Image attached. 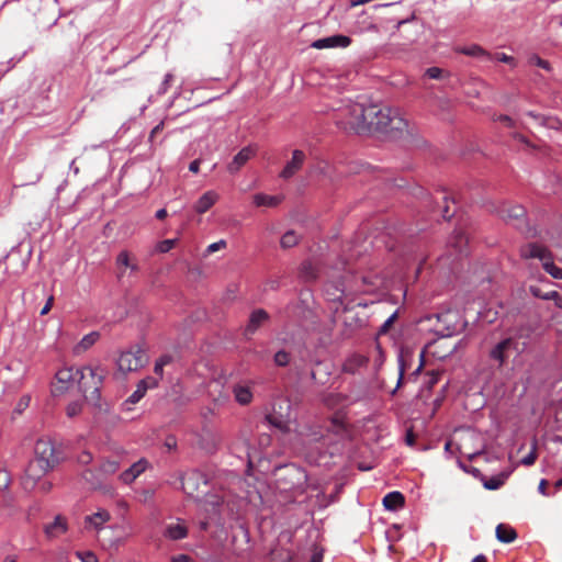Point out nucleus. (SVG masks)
<instances>
[{"mask_svg": "<svg viewBox=\"0 0 562 562\" xmlns=\"http://www.w3.org/2000/svg\"><path fill=\"white\" fill-rule=\"evenodd\" d=\"M335 124L346 131L356 134L371 132L387 133L389 131H402L406 122L397 111L381 104L364 105L361 102L341 100L338 106L333 108Z\"/></svg>", "mask_w": 562, "mask_h": 562, "instance_id": "1", "label": "nucleus"}, {"mask_svg": "<svg viewBox=\"0 0 562 562\" xmlns=\"http://www.w3.org/2000/svg\"><path fill=\"white\" fill-rule=\"evenodd\" d=\"M529 329H518L515 334L502 339L491 348L488 352L490 360L495 362L497 368H503L512 353L520 356L525 352L529 345Z\"/></svg>", "mask_w": 562, "mask_h": 562, "instance_id": "2", "label": "nucleus"}, {"mask_svg": "<svg viewBox=\"0 0 562 562\" xmlns=\"http://www.w3.org/2000/svg\"><path fill=\"white\" fill-rule=\"evenodd\" d=\"M79 373L78 387L85 398L93 404H98L101 398V389L106 376V370L101 366H85L77 369Z\"/></svg>", "mask_w": 562, "mask_h": 562, "instance_id": "3", "label": "nucleus"}, {"mask_svg": "<svg viewBox=\"0 0 562 562\" xmlns=\"http://www.w3.org/2000/svg\"><path fill=\"white\" fill-rule=\"evenodd\" d=\"M496 213L506 224L512 225L526 235V237L537 236L536 229L530 227L527 223L526 210L522 205H509L508 203H503L497 207Z\"/></svg>", "mask_w": 562, "mask_h": 562, "instance_id": "4", "label": "nucleus"}, {"mask_svg": "<svg viewBox=\"0 0 562 562\" xmlns=\"http://www.w3.org/2000/svg\"><path fill=\"white\" fill-rule=\"evenodd\" d=\"M520 256L524 259H539L543 269L554 279H562V269L553 262V257L549 249L537 243H528L520 248Z\"/></svg>", "mask_w": 562, "mask_h": 562, "instance_id": "5", "label": "nucleus"}, {"mask_svg": "<svg viewBox=\"0 0 562 562\" xmlns=\"http://www.w3.org/2000/svg\"><path fill=\"white\" fill-rule=\"evenodd\" d=\"M183 492L195 499H200L206 493L209 479L199 470H189L181 476Z\"/></svg>", "mask_w": 562, "mask_h": 562, "instance_id": "6", "label": "nucleus"}, {"mask_svg": "<svg viewBox=\"0 0 562 562\" xmlns=\"http://www.w3.org/2000/svg\"><path fill=\"white\" fill-rule=\"evenodd\" d=\"M147 361L145 351L137 347L135 350L122 351L116 364L121 372L127 373L136 371L145 366Z\"/></svg>", "mask_w": 562, "mask_h": 562, "instance_id": "7", "label": "nucleus"}, {"mask_svg": "<svg viewBox=\"0 0 562 562\" xmlns=\"http://www.w3.org/2000/svg\"><path fill=\"white\" fill-rule=\"evenodd\" d=\"M49 461H43L37 459H32L26 469L23 477V486L24 488H33L37 481L43 477L48 471L53 470Z\"/></svg>", "mask_w": 562, "mask_h": 562, "instance_id": "8", "label": "nucleus"}, {"mask_svg": "<svg viewBox=\"0 0 562 562\" xmlns=\"http://www.w3.org/2000/svg\"><path fill=\"white\" fill-rule=\"evenodd\" d=\"M120 469V462L115 459L113 460H103L99 467V474L94 475L91 470H85L82 472V477L90 482L93 487H97L101 484L100 475H111L117 472Z\"/></svg>", "mask_w": 562, "mask_h": 562, "instance_id": "9", "label": "nucleus"}, {"mask_svg": "<svg viewBox=\"0 0 562 562\" xmlns=\"http://www.w3.org/2000/svg\"><path fill=\"white\" fill-rule=\"evenodd\" d=\"M35 459L43 461H49L50 467L55 468L59 459L56 454L55 446L50 439L41 438L36 441L34 447Z\"/></svg>", "mask_w": 562, "mask_h": 562, "instance_id": "10", "label": "nucleus"}, {"mask_svg": "<svg viewBox=\"0 0 562 562\" xmlns=\"http://www.w3.org/2000/svg\"><path fill=\"white\" fill-rule=\"evenodd\" d=\"M257 154L256 145H248L241 148L233 158V160L228 164L227 170L231 173H236L240 170V168L247 164L249 159H251Z\"/></svg>", "mask_w": 562, "mask_h": 562, "instance_id": "11", "label": "nucleus"}, {"mask_svg": "<svg viewBox=\"0 0 562 562\" xmlns=\"http://www.w3.org/2000/svg\"><path fill=\"white\" fill-rule=\"evenodd\" d=\"M282 404L285 405V413L277 412L276 405L273 406V412L268 414L266 416L267 422L273 426L274 428L281 430V431H288L289 430V424H290V404L284 401Z\"/></svg>", "mask_w": 562, "mask_h": 562, "instance_id": "12", "label": "nucleus"}, {"mask_svg": "<svg viewBox=\"0 0 562 562\" xmlns=\"http://www.w3.org/2000/svg\"><path fill=\"white\" fill-rule=\"evenodd\" d=\"M270 318L269 314L262 310L257 308L251 312L249 321L245 327L244 335L247 339L250 337Z\"/></svg>", "mask_w": 562, "mask_h": 562, "instance_id": "13", "label": "nucleus"}, {"mask_svg": "<svg viewBox=\"0 0 562 562\" xmlns=\"http://www.w3.org/2000/svg\"><path fill=\"white\" fill-rule=\"evenodd\" d=\"M305 154L300 149L292 153V158L289 160L280 172V178L284 180L291 179L303 166L305 161Z\"/></svg>", "mask_w": 562, "mask_h": 562, "instance_id": "14", "label": "nucleus"}, {"mask_svg": "<svg viewBox=\"0 0 562 562\" xmlns=\"http://www.w3.org/2000/svg\"><path fill=\"white\" fill-rule=\"evenodd\" d=\"M110 519L111 514L106 509H99L97 513L85 517V529L99 532Z\"/></svg>", "mask_w": 562, "mask_h": 562, "instance_id": "15", "label": "nucleus"}, {"mask_svg": "<svg viewBox=\"0 0 562 562\" xmlns=\"http://www.w3.org/2000/svg\"><path fill=\"white\" fill-rule=\"evenodd\" d=\"M351 38L346 35L337 34L328 37L316 40L312 43V47L316 49L331 48V47H348Z\"/></svg>", "mask_w": 562, "mask_h": 562, "instance_id": "16", "label": "nucleus"}, {"mask_svg": "<svg viewBox=\"0 0 562 562\" xmlns=\"http://www.w3.org/2000/svg\"><path fill=\"white\" fill-rule=\"evenodd\" d=\"M164 536L169 540H182L188 536V527L184 520L178 518L165 526Z\"/></svg>", "mask_w": 562, "mask_h": 562, "instance_id": "17", "label": "nucleus"}, {"mask_svg": "<svg viewBox=\"0 0 562 562\" xmlns=\"http://www.w3.org/2000/svg\"><path fill=\"white\" fill-rule=\"evenodd\" d=\"M148 461L144 458L133 463L128 469L120 474V480L124 484L133 483L148 467Z\"/></svg>", "mask_w": 562, "mask_h": 562, "instance_id": "18", "label": "nucleus"}, {"mask_svg": "<svg viewBox=\"0 0 562 562\" xmlns=\"http://www.w3.org/2000/svg\"><path fill=\"white\" fill-rule=\"evenodd\" d=\"M449 246L452 247L456 252L460 256L468 255L469 237L464 231L456 229L448 241Z\"/></svg>", "mask_w": 562, "mask_h": 562, "instance_id": "19", "label": "nucleus"}, {"mask_svg": "<svg viewBox=\"0 0 562 562\" xmlns=\"http://www.w3.org/2000/svg\"><path fill=\"white\" fill-rule=\"evenodd\" d=\"M414 353L408 349H402L398 353V380L395 389L392 391V394H395L397 389L402 385L404 374L406 370L411 367L413 361Z\"/></svg>", "mask_w": 562, "mask_h": 562, "instance_id": "20", "label": "nucleus"}, {"mask_svg": "<svg viewBox=\"0 0 562 562\" xmlns=\"http://www.w3.org/2000/svg\"><path fill=\"white\" fill-rule=\"evenodd\" d=\"M218 199L220 195L215 191L209 190L199 198L193 209L198 214H204L218 201Z\"/></svg>", "mask_w": 562, "mask_h": 562, "instance_id": "21", "label": "nucleus"}, {"mask_svg": "<svg viewBox=\"0 0 562 562\" xmlns=\"http://www.w3.org/2000/svg\"><path fill=\"white\" fill-rule=\"evenodd\" d=\"M369 359L359 353L350 355L342 363V372L355 374L368 364Z\"/></svg>", "mask_w": 562, "mask_h": 562, "instance_id": "22", "label": "nucleus"}, {"mask_svg": "<svg viewBox=\"0 0 562 562\" xmlns=\"http://www.w3.org/2000/svg\"><path fill=\"white\" fill-rule=\"evenodd\" d=\"M157 385V381L153 378H147L142 380L138 384L136 390L127 397L125 401V404H136L138 403L144 395L146 394V391L148 387H154Z\"/></svg>", "mask_w": 562, "mask_h": 562, "instance_id": "23", "label": "nucleus"}, {"mask_svg": "<svg viewBox=\"0 0 562 562\" xmlns=\"http://www.w3.org/2000/svg\"><path fill=\"white\" fill-rule=\"evenodd\" d=\"M55 378L58 383L63 384L60 387L56 389V391L63 393L68 389V384L70 382H78L79 373H77V369L75 370L74 368H63L56 372Z\"/></svg>", "mask_w": 562, "mask_h": 562, "instance_id": "24", "label": "nucleus"}, {"mask_svg": "<svg viewBox=\"0 0 562 562\" xmlns=\"http://www.w3.org/2000/svg\"><path fill=\"white\" fill-rule=\"evenodd\" d=\"M66 531H67V521L60 515H57L53 522L47 524L44 527V532L47 536V538H57L60 535L65 533Z\"/></svg>", "mask_w": 562, "mask_h": 562, "instance_id": "25", "label": "nucleus"}, {"mask_svg": "<svg viewBox=\"0 0 562 562\" xmlns=\"http://www.w3.org/2000/svg\"><path fill=\"white\" fill-rule=\"evenodd\" d=\"M456 50L460 54L475 57L481 60H492L493 59L492 53L487 52L486 49H484L482 46H480L477 44L458 47Z\"/></svg>", "mask_w": 562, "mask_h": 562, "instance_id": "26", "label": "nucleus"}, {"mask_svg": "<svg viewBox=\"0 0 562 562\" xmlns=\"http://www.w3.org/2000/svg\"><path fill=\"white\" fill-rule=\"evenodd\" d=\"M382 504L386 510L396 512L404 506L405 497L401 492L393 491L383 497Z\"/></svg>", "mask_w": 562, "mask_h": 562, "instance_id": "27", "label": "nucleus"}, {"mask_svg": "<svg viewBox=\"0 0 562 562\" xmlns=\"http://www.w3.org/2000/svg\"><path fill=\"white\" fill-rule=\"evenodd\" d=\"M233 394H234V397H235V401L239 404V405H248L251 403L252 401V392H251V389L248 386V385H245V384H235L233 386V390H232Z\"/></svg>", "mask_w": 562, "mask_h": 562, "instance_id": "28", "label": "nucleus"}, {"mask_svg": "<svg viewBox=\"0 0 562 562\" xmlns=\"http://www.w3.org/2000/svg\"><path fill=\"white\" fill-rule=\"evenodd\" d=\"M496 539L503 543H512L517 538L516 530L506 524H499L495 530Z\"/></svg>", "mask_w": 562, "mask_h": 562, "instance_id": "29", "label": "nucleus"}, {"mask_svg": "<svg viewBox=\"0 0 562 562\" xmlns=\"http://www.w3.org/2000/svg\"><path fill=\"white\" fill-rule=\"evenodd\" d=\"M282 201V196L280 195H268L265 193H257L254 195V204L256 206H268L274 207L279 205Z\"/></svg>", "mask_w": 562, "mask_h": 562, "instance_id": "30", "label": "nucleus"}, {"mask_svg": "<svg viewBox=\"0 0 562 562\" xmlns=\"http://www.w3.org/2000/svg\"><path fill=\"white\" fill-rule=\"evenodd\" d=\"M284 470L286 471L288 475L292 479L293 486L301 485L307 479L305 471L299 467H295L294 464L285 465Z\"/></svg>", "mask_w": 562, "mask_h": 562, "instance_id": "31", "label": "nucleus"}, {"mask_svg": "<svg viewBox=\"0 0 562 562\" xmlns=\"http://www.w3.org/2000/svg\"><path fill=\"white\" fill-rule=\"evenodd\" d=\"M99 338L100 334L98 331H91L81 338V340L76 346L75 350L77 352L86 351L90 347H92L98 341Z\"/></svg>", "mask_w": 562, "mask_h": 562, "instance_id": "32", "label": "nucleus"}, {"mask_svg": "<svg viewBox=\"0 0 562 562\" xmlns=\"http://www.w3.org/2000/svg\"><path fill=\"white\" fill-rule=\"evenodd\" d=\"M300 274L305 281H312L317 277L316 270L311 261L302 262Z\"/></svg>", "mask_w": 562, "mask_h": 562, "instance_id": "33", "label": "nucleus"}, {"mask_svg": "<svg viewBox=\"0 0 562 562\" xmlns=\"http://www.w3.org/2000/svg\"><path fill=\"white\" fill-rule=\"evenodd\" d=\"M529 291H530V293L535 297H539V299H542V300H546V301H549V300L555 301V299H558V292L557 291L543 292L541 290V288H539L537 285H530Z\"/></svg>", "mask_w": 562, "mask_h": 562, "instance_id": "34", "label": "nucleus"}, {"mask_svg": "<svg viewBox=\"0 0 562 562\" xmlns=\"http://www.w3.org/2000/svg\"><path fill=\"white\" fill-rule=\"evenodd\" d=\"M299 243V237L294 231L285 232L280 240L282 248H291Z\"/></svg>", "mask_w": 562, "mask_h": 562, "instance_id": "35", "label": "nucleus"}, {"mask_svg": "<svg viewBox=\"0 0 562 562\" xmlns=\"http://www.w3.org/2000/svg\"><path fill=\"white\" fill-rule=\"evenodd\" d=\"M527 115L539 122L540 125L558 128L560 122L546 119L544 116L535 113L533 111L527 112Z\"/></svg>", "mask_w": 562, "mask_h": 562, "instance_id": "36", "label": "nucleus"}, {"mask_svg": "<svg viewBox=\"0 0 562 562\" xmlns=\"http://www.w3.org/2000/svg\"><path fill=\"white\" fill-rule=\"evenodd\" d=\"M290 353L282 349L274 353L273 362L278 367H286L290 362Z\"/></svg>", "mask_w": 562, "mask_h": 562, "instance_id": "37", "label": "nucleus"}, {"mask_svg": "<svg viewBox=\"0 0 562 562\" xmlns=\"http://www.w3.org/2000/svg\"><path fill=\"white\" fill-rule=\"evenodd\" d=\"M82 411V403L79 401L70 402L66 407V414L68 417L74 418L78 416Z\"/></svg>", "mask_w": 562, "mask_h": 562, "instance_id": "38", "label": "nucleus"}, {"mask_svg": "<svg viewBox=\"0 0 562 562\" xmlns=\"http://www.w3.org/2000/svg\"><path fill=\"white\" fill-rule=\"evenodd\" d=\"M493 55V59L492 60H497V61H501V63H505V64H508L510 65L512 67H516L517 63H516V59L513 57V56H509L505 53H495V54H492Z\"/></svg>", "mask_w": 562, "mask_h": 562, "instance_id": "39", "label": "nucleus"}, {"mask_svg": "<svg viewBox=\"0 0 562 562\" xmlns=\"http://www.w3.org/2000/svg\"><path fill=\"white\" fill-rule=\"evenodd\" d=\"M536 460H537V447H536V443H533L530 452L521 459V464H524L526 467H530V465L535 464Z\"/></svg>", "mask_w": 562, "mask_h": 562, "instance_id": "40", "label": "nucleus"}, {"mask_svg": "<svg viewBox=\"0 0 562 562\" xmlns=\"http://www.w3.org/2000/svg\"><path fill=\"white\" fill-rule=\"evenodd\" d=\"M176 241V239H165L157 244L156 249L161 254H166L175 247Z\"/></svg>", "mask_w": 562, "mask_h": 562, "instance_id": "41", "label": "nucleus"}, {"mask_svg": "<svg viewBox=\"0 0 562 562\" xmlns=\"http://www.w3.org/2000/svg\"><path fill=\"white\" fill-rule=\"evenodd\" d=\"M503 484V481L499 479V477H491L490 480H485L483 482V486L486 488V490H490V491H495V490H498Z\"/></svg>", "mask_w": 562, "mask_h": 562, "instance_id": "42", "label": "nucleus"}, {"mask_svg": "<svg viewBox=\"0 0 562 562\" xmlns=\"http://www.w3.org/2000/svg\"><path fill=\"white\" fill-rule=\"evenodd\" d=\"M443 70L439 67H429L425 71V76H427L430 79L439 80L443 77Z\"/></svg>", "mask_w": 562, "mask_h": 562, "instance_id": "43", "label": "nucleus"}, {"mask_svg": "<svg viewBox=\"0 0 562 562\" xmlns=\"http://www.w3.org/2000/svg\"><path fill=\"white\" fill-rule=\"evenodd\" d=\"M173 80V75L172 74H167L158 89V93L159 94H165L168 89L170 88V85H171V81Z\"/></svg>", "mask_w": 562, "mask_h": 562, "instance_id": "44", "label": "nucleus"}, {"mask_svg": "<svg viewBox=\"0 0 562 562\" xmlns=\"http://www.w3.org/2000/svg\"><path fill=\"white\" fill-rule=\"evenodd\" d=\"M529 63L546 70H550L551 68L549 61L540 58L538 55L531 56Z\"/></svg>", "mask_w": 562, "mask_h": 562, "instance_id": "45", "label": "nucleus"}, {"mask_svg": "<svg viewBox=\"0 0 562 562\" xmlns=\"http://www.w3.org/2000/svg\"><path fill=\"white\" fill-rule=\"evenodd\" d=\"M76 555L81 562H98L97 555L91 551L77 552Z\"/></svg>", "mask_w": 562, "mask_h": 562, "instance_id": "46", "label": "nucleus"}, {"mask_svg": "<svg viewBox=\"0 0 562 562\" xmlns=\"http://www.w3.org/2000/svg\"><path fill=\"white\" fill-rule=\"evenodd\" d=\"M397 317V312H394L391 316H389V318L381 325L380 329H379V333L380 334H385L387 333L389 328L391 327V325L394 323V321L396 319Z\"/></svg>", "mask_w": 562, "mask_h": 562, "instance_id": "47", "label": "nucleus"}, {"mask_svg": "<svg viewBox=\"0 0 562 562\" xmlns=\"http://www.w3.org/2000/svg\"><path fill=\"white\" fill-rule=\"evenodd\" d=\"M92 454L91 452L85 450L78 454V462L82 465H88L92 461Z\"/></svg>", "mask_w": 562, "mask_h": 562, "instance_id": "48", "label": "nucleus"}, {"mask_svg": "<svg viewBox=\"0 0 562 562\" xmlns=\"http://www.w3.org/2000/svg\"><path fill=\"white\" fill-rule=\"evenodd\" d=\"M225 246H226V241L221 239L218 241H215V243L209 245L206 251H207V254H213V252L224 248Z\"/></svg>", "mask_w": 562, "mask_h": 562, "instance_id": "49", "label": "nucleus"}, {"mask_svg": "<svg viewBox=\"0 0 562 562\" xmlns=\"http://www.w3.org/2000/svg\"><path fill=\"white\" fill-rule=\"evenodd\" d=\"M494 121H498L501 123H504L508 127H514L515 126V121L510 116L505 115V114H501V115L494 117Z\"/></svg>", "mask_w": 562, "mask_h": 562, "instance_id": "50", "label": "nucleus"}, {"mask_svg": "<svg viewBox=\"0 0 562 562\" xmlns=\"http://www.w3.org/2000/svg\"><path fill=\"white\" fill-rule=\"evenodd\" d=\"M116 262L120 266L130 267V257L127 251H121L116 258Z\"/></svg>", "mask_w": 562, "mask_h": 562, "instance_id": "51", "label": "nucleus"}, {"mask_svg": "<svg viewBox=\"0 0 562 562\" xmlns=\"http://www.w3.org/2000/svg\"><path fill=\"white\" fill-rule=\"evenodd\" d=\"M10 485V475L5 471H0V490H5Z\"/></svg>", "mask_w": 562, "mask_h": 562, "instance_id": "52", "label": "nucleus"}, {"mask_svg": "<svg viewBox=\"0 0 562 562\" xmlns=\"http://www.w3.org/2000/svg\"><path fill=\"white\" fill-rule=\"evenodd\" d=\"M424 357H425V353H424V351H422L419 355V364L411 374L412 376L417 378L419 375V373L424 367Z\"/></svg>", "mask_w": 562, "mask_h": 562, "instance_id": "53", "label": "nucleus"}, {"mask_svg": "<svg viewBox=\"0 0 562 562\" xmlns=\"http://www.w3.org/2000/svg\"><path fill=\"white\" fill-rule=\"evenodd\" d=\"M53 302H54V297L53 296H49L46 304L43 306V308L41 310L40 314L42 316L48 314V312L50 311L52 306H53Z\"/></svg>", "mask_w": 562, "mask_h": 562, "instance_id": "54", "label": "nucleus"}, {"mask_svg": "<svg viewBox=\"0 0 562 562\" xmlns=\"http://www.w3.org/2000/svg\"><path fill=\"white\" fill-rule=\"evenodd\" d=\"M171 562H193L192 558L187 554H179L171 559Z\"/></svg>", "mask_w": 562, "mask_h": 562, "instance_id": "55", "label": "nucleus"}, {"mask_svg": "<svg viewBox=\"0 0 562 562\" xmlns=\"http://www.w3.org/2000/svg\"><path fill=\"white\" fill-rule=\"evenodd\" d=\"M162 128H164V124H162V123L157 124V125L151 130V132H150L149 140H150V142H154L155 136H156L158 133H160V132L162 131Z\"/></svg>", "mask_w": 562, "mask_h": 562, "instance_id": "56", "label": "nucleus"}, {"mask_svg": "<svg viewBox=\"0 0 562 562\" xmlns=\"http://www.w3.org/2000/svg\"><path fill=\"white\" fill-rule=\"evenodd\" d=\"M405 442L408 446H413L415 443V435H414L413 430L409 429L406 431Z\"/></svg>", "mask_w": 562, "mask_h": 562, "instance_id": "57", "label": "nucleus"}, {"mask_svg": "<svg viewBox=\"0 0 562 562\" xmlns=\"http://www.w3.org/2000/svg\"><path fill=\"white\" fill-rule=\"evenodd\" d=\"M200 164H201L200 159H194L193 161L190 162L189 170L191 172H193V173H198L199 172V168H200Z\"/></svg>", "mask_w": 562, "mask_h": 562, "instance_id": "58", "label": "nucleus"}, {"mask_svg": "<svg viewBox=\"0 0 562 562\" xmlns=\"http://www.w3.org/2000/svg\"><path fill=\"white\" fill-rule=\"evenodd\" d=\"M547 480L542 479L538 485V492L544 496L548 495V492H547Z\"/></svg>", "mask_w": 562, "mask_h": 562, "instance_id": "59", "label": "nucleus"}, {"mask_svg": "<svg viewBox=\"0 0 562 562\" xmlns=\"http://www.w3.org/2000/svg\"><path fill=\"white\" fill-rule=\"evenodd\" d=\"M171 360H172V357H171V356H169V355H164V356H161V357L157 360V362H159L161 366H164V367H165V366L169 364V363L171 362Z\"/></svg>", "mask_w": 562, "mask_h": 562, "instance_id": "60", "label": "nucleus"}, {"mask_svg": "<svg viewBox=\"0 0 562 562\" xmlns=\"http://www.w3.org/2000/svg\"><path fill=\"white\" fill-rule=\"evenodd\" d=\"M322 560H323V553H322V551H315V552L312 554L311 562H322Z\"/></svg>", "mask_w": 562, "mask_h": 562, "instance_id": "61", "label": "nucleus"}, {"mask_svg": "<svg viewBox=\"0 0 562 562\" xmlns=\"http://www.w3.org/2000/svg\"><path fill=\"white\" fill-rule=\"evenodd\" d=\"M460 467H461L464 471L472 473L474 476H480V475H481V471H480L479 469H476V468L468 469V468H465L462 463H460Z\"/></svg>", "mask_w": 562, "mask_h": 562, "instance_id": "62", "label": "nucleus"}, {"mask_svg": "<svg viewBox=\"0 0 562 562\" xmlns=\"http://www.w3.org/2000/svg\"><path fill=\"white\" fill-rule=\"evenodd\" d=\"M154 372L161 378L164 372V366L156 361Z\"/></svg>", "mask_w": 562, "mask_h": 562, "instance_id": "63", "label": "nucleus"}, {"mask_svg": "<svg viewBox=\"0 0 562 562\" xmlns=\"http://www.w3.org/2000/svg\"><path fill=\"white\" fill-rule=\"evenodd\" d=\"M486 561H487V559H486V557H485L484 554H479V555H476V557L472 560V562H486Z\"/></svg>", "mask_w": 562, "mask_h": 562, "instance_id": "64", "label": "nucleus"}]
</instances>
